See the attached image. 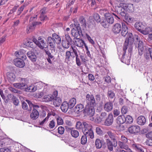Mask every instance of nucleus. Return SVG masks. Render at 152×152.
Masks as SVG:
<instances>
[{
  "label": "nucleus",
  "mask_w": 152,
  "mask_h": 152,
  "mask_svg": "<svg viewBox=\"0 0 152 152\" xmlns=\"http://www.w3.org/2000/svg\"><path fill=\"white\" fill-rule=\"evenodd\" d=\"M116 8L118 10L121 16L125 15L127 12H132L134 10L133 4L124 2L120 3L117 6Z\"/></svg>",
  "instance_id": "nucleus-1"
},
{
  "label": "nucleus",
  "mask_w": 152,
  "mask_h": 152,
  "mask_svg": "<svg viewBox=\"0 0 152 152\" xmlns=\"http://www.w3.org/2000/svg\"><path fill=\"white\" fill-rule=\"evenodd\" d=\"M83 132L84 134L89 136L90 138L93 139L94 134L92 130V126L91 124L88 122H83Z\"/></svg>",
  "instance_id": "nucleus-2"
},
{
  "label": "nucleus",
  "mask_w": 152,
  "mask_h": 152,
  "mask_svg": "<svg viewBox=\"0 0 152 152\" xmlns=\"http://www.w3.org/2000/svg\"><path fill=\"white\" fill-rule=\"evenodd\" d=\"M132 36V34L131 33H129L127 35V39H126L123 46V50L125 53L126 52L128 47H129L128 51L129 52H130L132 50V44L133 39Z\"/></svg>",
  "instance_id": "nucleus-3"
},
{
  "label": "nucleus",
  "mask_w": 152,
  "mask_h": 152,
  "mask_svg": "<svg viewBox=\"0 0 152 152\" xmlns=\"http://www.w3.org/2000/svg\"><path fill=\"white\" fill-rule=\"evenodd\" d=\"M128 139L124 136L123 135L121 136V141H118V145L120 148L124 149L126 150L129 149L128 146L126 144L127 143Z\"/></svg>",
  "instance_id": "nucleus-4"
},
{
  "label": "nucleus",
  "mask_w": 152,
  "mask_h": 152,
  "mask_svg": "<svg viewBox=\"0 0 152 152\" xmlns=\"http://www.w3.org/2000/svg\"><path fill=\"white\" fill-rule=\"evenodd\" d=\"M95 106L86 105L85 110L87 112L88 114L90 117V120L93 121L94 120V117L93 116L94 114V107Z\"/></svg>",
  "instance_id": "nucleus-5"
},
{
  "label": "nucleus",
  "mask_w": 152,
  "mask_h": 152,
  "mask_svg": "<svg viewBox=\"0 0 152 152\" xmlns=\"http://www.w3.org/2000/svg\"><path fill=\"white\" fill-rule=\"evenodd\" d=\"M65 39L62 40V45L64 48L68 49L69 47L72 39L68 33H65Z\"/></svg>",
  "instance_id": "nucleus-6"
},
{
  "label": "nucleus",
  "mask_w": 152,
  "mask_h": 152,
  "mask_svg": "<svg viewBox=\"0 0 152 152\" xmlns=\"http://www.w3.org/2000/svg\"><path fill=\"white\" fill-rule=\"evenodd\" d=\"M86 101L87 103L86 105L95 106L96 103L94 97L93 95H90L89 94H87L86 96Z\"/></svg>",
  "instance_id": "nucleus-7"
},
{
  "label": "nucleus",
  "mask_w": 152,
  "mask_h": 152,
  "mask_svg": "<svg viewBox=\"0 0 152 152\" xmlns=\"http://www.w3.org/2000/svg\"><path fill=\"white\" fill-rule=\"evenodd\" d=\"M77 30L73 28L72 30V34L75 37L77 38H80L81 36L83 37V35L82 34L81 30L80 27H77Z\"/></svg>",
  "instance_id": "nucleus-8"
},
{
  "label": "nucleus",
  "mask_w": 152,
  "mask_h": 152,
  "mask_svg": "<svg viewBox=\"0 0 152 152\" xmlns=\"http://www.w3.org/2000/svg\"><path fill=\"white\" fill-rule=\"evenodd\" d=\"M37 45L41 49L48 47V45L45 42L43 37L41 36L38 37V41Z\"/></svg>",
  "instance_id": "nucleus-9"
},
{
  "label": "nucleus",
  "mask_w": 152,
  "mask_h": 152,
  "mask_svg": "<svg viewBox=\"0 0 152 152\" xmlns=\"http://www.w3.org/2000/svg\"><path fill=\"white\" fill-rule=\"evenodd\" d=\"M21 82L19 83H16L13 84V86L15 88L20 89H24L27 87V85L25 82V79L22 78L21 80Z\"/></svg>",
  "instance_id": "nucleus-10"
},
{
  "label": "nucleus",
  "mask_w": 152,
  "mask_h": 152,
  "mask_svg": "<svg viewBox=\"0 0 152 152\" xmlns=\"http://www.w3.org/2000/svg\"><path fill=\"white\" fill-rule=\"evenodd\" d=\"M144 50V56L145 59L149 60L151 58L152 61V48H147Z\"/></svg>",
  "instance_id": "nucleus-11"
},
{
  "label": "nucleus",
  "mask_w": 152,
  "mask_h": 152,
  "mask_svg": "<svg viewBox=\"0 0 152 152\" xmlns=\"http://www.w3.org/2000/svg\"><path fill=\"white\" fill-rule=\"evenodd\" d=\"M140 131V127L137 125H132L128 129L129 132L131 134H135Z\"/></svg>",
  "instance_id": "nucleus-12"
},
{
  "label": "nucleus",
  "mask_w": 152,
  "mask_h": 152,
  "mask_svg": "<svg viewBox=\"0 0 152 152\" xmlns=\"http://www.w3.org/2000/svg\"><path fill=\"white\" fill-rule=\"evenodd\" d=\"M121 29V25L119 23H117L113 26L112 31L114 34H117L120 33Z\"/></svg>",
  "instance_id": "nucleus-13"
},
{
  "label": "nucleus",
  "mask_w": 152,
  "mask_h": 152,
  "mask_svg": "<svg viewBox=\"0 0 152 152\" xmlns=\"http://www.w3.org/2000/svg\"><path fill=\"white\" fill-rule=\"evenodd\" d=\"M74 43L75 46L80 48L81 49H83V48L84 46L85 47V45H86L83 40L80 39L79 38H77L76 39Z\"/></svg>",
  "instance_id": "nucleus-14"
},
{
  "label": "nucleus",
  "mask_w": 152,
  "mask_h": 152,
  "mask_svg": "<svg viewBox=\"0 0 152 152\" xmlns=\"http://www.w3.org/2000/svg\"><path fill=\"white\" fill-rule=\"evenodd\" d=\"M113 103L112 102H109L104 104V110L107 112L111 111L113 108Z\"/></svg>",
  "instance_id": "nucleus-15"
},
{
  "label": "nucleus",
  "mask_w": 152,
  "mask_h": 152,
  "mask_svg": "<svg viewBox=\"0 0 152 152\" xmlns=\"http://www.w3.org/2000/svg\"><path fill=\"white\" fill-rule=\"evenodd\" d=\"M107 134L109 135V137L111 140H113L114 142L116 143L114 144V147H116L117 146V140L118 139V137L114 133H112L110 131H108Z\"/></svg>",
  "instance_id": "nucleus-16"
},
{
  "label": "nucleus",
  "mask_w": 152,
  "mask_h": 152,
  "mask_svg": "<svg viewBox=\"0 0 152 152\" xmlns=\"http://www.w3.org/2000/svg\"><path fill=\"white\" fill-rule=\"evenodd\" d=\"M113 121V115L111 113L108 115L107 118L104 122V124L107 126H110L112 124Z\"/></svg>",
  "instance_id": "nucleus-17"
},
{
  "label": "nucleus",
  "mask_w": 152,
  "mask_h": 152,
  "mask_svg": "<svg viewBox=\"0 0 152 152\" xmlns=\"http://www.w3.org/2000/svg\"><path fill=\"white\" fill-rule=\"evenodd\" d=\"M40 23H41L40 22L39 23L37 22H34L31 25L28 26L27 27L26 30V33L28 34L32 31L35 29L36 26Z\"/></svg>",
  "instance_id": "nucleus-18"
},
{
  "label": "nucleus",
  "mask_w": 152,
  "mask_h": 152,
  "mask_svg": "<svg viewBox=\"0 0 152 152\" xmlns=\"http://www.w3.org/2000/svg\"><path fill=\"white\" fill-rule=\"evenodd\" d=\"M107 115V113L105 112H102L101 113L99 116L97 117L95 119V121L97 123H100L104 120L106 118Z\"/></svg>",
  "instance_id": "nucleus-19"
},
{
  "label": "nucleus",
  "mask_w": 152,
  "mask_h": 152,
  "mask_svg": "<svg viewBox=\"0 0 152 152\" xmlns=\"http://www.w3.org/2000/svg\"><path fill=\"white\" fill-rule=\"evenodd\" d=\"M14 64L17 67L23 68L25 66V63L23 60L16 58L14 60Z\"/></svg>",
  "instance_id": "nucleus-20"
},
{
  "label": "nucleus",
  "mask_w": 152,
  "mask_h": 152,
  "mask_svg": "<svg viewBox=\"0 0 152 152\" xmlns=\"http://www.w3.org/2000/svg\"><path fill=\"white\" fill-rule=\"evenodd\" d=\"M7 78L10 83L14 82L16 76L15 74L12 72H8L7 73Z\"/></svg>",
  "instance_id": "nucleus-21"
},
{
  "label": "nucleus",
  "mask_w": 152,
  "mask_h": 152,
  "mask_svg": "<svg viewBox=\"0 0 152 152\" xmlns=\"http://www.w3.org/2000/svg\"><path fill=\"white\" fill-rule=\"evenodd\" d=\"M132 148L139 152H144L143 148L140 145H138L133 142L131 144Z\"/></svg>",
  "instance_id": "nucleus-22"
},
{
  "label": "nucleus",
  "mask_w": 152,
  "mask_h": 152,
  "mask_svg": "<svg viewBox=\"0 0 152 152\" xmlns=\"http://www.w3.org/2000/svg\"><path fill=\"white\" fill-rule=\"evenodd\" d=\"M138 42V52L139 55L142 56L143 53L144 49L143 48V44L142 41L139 40Z\"/></svg>",
  "instance_id": "nucleus-23"
},
{
  "label": "nucleus",
  "mask_w": 152,
  "mask_h": 152,
  "mask_svg": "<svg viewBox=\"0 0 152 152\" xmlns=\"http://www.w3.org/2000/svg\"><path fill=\"white\" fill-rule=\"evenodd\" d=\"M52 37L55 43L57 44H59L61 42V39L60 37L56 34H53L52 35Z\"/></svg>",
  "instance_id": "nucleus-24"
},
{
  "label": "nucleus",
  "mask_w": 152,
  "mask_h": 152,
  "mask_svg": "<svg viewBox=\"0 0 152 152\" xmlns=\"http://www.w3.org/2000/svg\"><path fill=\"white\" fill-rule=\"evenodd\" d=\"M27 55L32 62H35L37 60V57L35 54L31 51H29L27 53Z\"/></svg>",
  "instance_id": "nucleus-25"
},
{
  "label": "nucleus",
  "mask_w": 152,
  "mask_h": 152,
  "mask_svg": "<svg viewBox=\"0 0 152 152\" xmlns=\"http://www.w3.org/2000/svg\"><path fill=\"white\" fill-rule=\"evenodd\" d=\"M84 109V106L82 104H77L74 108V111L77 113L83 111Z\"/></svg>",
  "instance_id": "nucleus-26"
},
{
  "label": "nucleus",
  "mask_w": 152,
  "mask_h": 152,
  "mask_svg": "<svg viewBox=\"0 0 152 152\" xmlns=\"http://www.w3.org/2000/svg\"><path fill=\"white\" fill-rule=\"evenodd\" d=\"M24 45L26 46L32 48H34L35 47V44L34 43L31 39L29 38H27L24 42Z\"/></svg>",
  "instance_id": "nucleus-27"
},
{
  "label": "nucleus",
  "mask_w": 152,
  "mask_h": 152,
  "mask_svg": "<svg viewBox=\"0 0 152 152\" xmlns=\"http://www.w3.org/2000/svg\"><path fill=\"white\" fill-rule=\"evenodd\" d=\"M39 114L38 111L35 109H34L30 114L31 118L32 120H36L39 117Z\"/></svg>",
  "instance_id": "nucleus-28"
},
{
  "label": "nucleus",
  "mask_w": 152,
  "mask_h": 152,
  "mask_svg": "<svg viewBox=\"0 0 152 152\" xmlns=\"http://www.w3.org/2000/svg\"><path fill=\"white\" fill-rule=\"evenodd\" d=\"M131 57L130 56H127L124 53L122 56L121 61L127 65L130 64Z\"/></svg>",
  "instance_id": "nucleus-29"
},
{
  "label": "nucleus",
  "mask_w": 152,
  "mask_h": 152,
  "mask_svg": "<svg viewBox=\"0 0 152 152\" xmlns=\"http://www.w3.org/2000/svg\"><path fill=\"white\" fill-rule=\"evenodd\" d=\"M135 28L141 32L142 29L145 28V26L142 22H136L134 25Z\"/></svg>",
  "instance_id": "nucleus-30"
},
{
  "label": "nucleus",
  "mask_w": 152,
  "mask_h": 152,
  "mask_svg": "<svg viewBox=\"0 0 152 152\" xmlns=\"http://www.w3.org/2000/svg\"><path fill=\"white\" fill-rule=\"evenodd\" d=\"M54 99V97L53 95L49 94L44 96L42 99V101L48 102L51 101Z\"/></svg>",
  "instance_id": "nucleus-31"
},
{
  "label": "nucleus",
  "mask_w": 152,
  "mask_h": 152,
  "mask_svg": "<svg viewBox=\"0 0 152 152\" xmlns=\"http://www.w3.org/2000/svg\"><path fill=\"white\" fill-rule=\"evenodd\" d=\"M124 17V21L127 24L132 23L134 21V18L126 14L125 15L122 16Z\"/></svg>",
  "instance_id": "nucleus-32"
},
{
  "label": "nucleus",
  "mask_w": 152,
  "mask_h": 152,
  "mask_svg": "<svg viewBox=\"0 0 152 152\" xmlns=\"http://www.w3.org/2000/svg\"><path fill=\"white\" fill-rule=\"evenodd\" d=\"M61 108L62 112H66L69 108V106L66 101L64 102L62 104Z\"/></svg>",
  "instance_id": "nucleus-33"
},
{
  "label": "nucleus",
  "mask_w": 152,
  "mask_h": 152,
  "mask_svg": "<svg viewBox=\"0 0 152 152\" xmlns=\"http://www.w3.org/2000/svg\"><path fill=\"white\" fill-rule=\"evenodd\" d=\"M47 42L48 45L51 48H54L55 47L56 43L53 38L51 37H49L47 39Z\"/></svg>",
  "instance_id": "nucleus-34"
},
{
  "label": "nucleus",
  "mask_w": 152,
  "mask_h": 152,
  "mask_svg": "<svg viewBox=\"0 0 152 152\" xmlns=\"http://www.w3.org/2000/svg\"><path fill=\"white\" fill-rule=\"evenodd\" d=\"M137 122L139 125H143L146 122L145 118L143 116H140L137 119Z\"/></svg>",
  "instance_id": "nucleus-35"
},
{
  "label": "nucleus",
  "mask_w": 152,
  "mask_h": 152,
  "mask_svg": "<svg viewBox=\"0 0 152 152\" xmlns=\"http://www.w3.org/2000/svg\"><path fill=\"white\" fill-rule=\"evenodd\" d=\"M116 122L118 124H121L125 122V117L123 115L119 116L116 119Z\"/></svg>",
  "instance_id": "nucleus-36"
},
{
  "label": "nucleus",
  "mask_w": 152,
  "mask_h": 152,
  "mask_svg": "<svg viewBox=\"0 0 152 152\" xmlns=\"http://www.w3.org/2000/svg\"><path fill=\"white\" fill-rule=\"evenodd\" d=\"M48 84H45L42 82L40 81L35 83L34 87L36 89V91L37 90H39L41 89L43 86H47Z\"/></svg>",
  "instance_id": "nucleus-37"
},
{
  "label": "nucleus",
  "mask_w": 152,
  "mask_h": 152,
  "mask_svg": "<svg viewBox=\"0 0 152 152\" xmlns=\"http://www.w3.org/2000/svg\"><path fill=\"white\" fill-rule=\"evenodd\" d=\"M62 103V99L59 97H56L55 99L53 102V104L55 107H58Z\"/></svg>",
  "instance_id": "nucleus-38"
},
{
  "label": "nucleus",
  "mask_w": 152,
  "mask_h": 152,
  "mask_svg": "<svg viewBox=\"0 0 152 152\" xmlns=\"http://www.w3.org/2000/svg\"><path fill=\"white\" fill-rule=\"evenodd\" d=\"M45 52L48 56V57L47 58L48 61L50 63L52 64V61L54 59V56L51 54L49 51L45 50Z\"/></svg>",
  "instance_id": "nucleus-39"
},
{
  "label": "nucleus",
  "mask_w": 152,
  "mask_h": 152,
  "mask_svg": "<svg viewBox=\"0 0 152 152\" xmlns=\"http://www.w3.org/2000/svg\"><path fill=\"white\" fill-rule=\"evenodd\" d=\"M122 35L125 37L128 32V28L124 23H122Z\"/></svg>",
  "instance_id": "nucleus-40"
},
{
  "label": "nucleus",
  "mask_w": 152,
  "mask_h": 152,
  "mask_svg": "<svg viewBox=\"0 0 152 152\" xmlns=\"http://www.w3.org/2000/svg\"><path fill=\"white\" fill-rule=\"evenodd\" d=\"M76 103V100L75 98H72L70 99L68 104L69 109H71L75 105Z\"/></svg>",
  "instance_id": "nucleus-41"
},
{
  "label": "nucleus",
  "mask_w": 152,
  "mask_h": 152,
  "mask_svg": "<svg viewBox=\"0 0 152 152\" xmlns=\"http://www.w3.org/2000/svg\"><path fill=\"white\" fill-rule=\"evenodd\" d=\"M107 23L109 24H112L114 22L113 17L110 14L105 17Z\"/></svg>",
  "instance_id": "nucleus-42"
},
{
  "label": "nucleus",
  "mask_w": 152,
  "mask_h": 152,
  "mask_svg": "<svg viewBox=\"0 0 152 152\" xmlns=\"http://www.w3.org/2000/svg\"><path fill=\"white\" fill-rule=\"evenodd\" d=\"M79 20L81 24V26L84 28H85L86 27V20L83 16H81L79 18Z\"/></svg>",
  "instance_id": "nucleus-43"
},
{
  "label": "nucleus",
  "mask_w": 152,
  "mask_h": 152,
  "mask_svg": "<svg viewBox=\"0 0 152 152\" xmlns=\"http://www.w3.org/2000/svg\"><path fill=\"white\" fill-rule=\"evenodd\" d=\"M15 56L16 57L18 58V59H20V60H21V58H22L23 59L25 60L26 58V56L21 52H16Z\"/></svg>",
  "instance_id": "nucleus-44"
},
{
  "label": "nucleus",
  "mask_w": 152,
  "mask_h": 152,
  "mask_svg": "<svg viewBox=\"0 0 152 152\" xmlns=\"http://www.w3.org/2000/svg\"><path fill=\"white\" fill-rule=\"evenodd\" d=\"M99 12L101 15L104 16L105 17L108 15H109L110 14L106 9H100L99 11Z\"/></svg>",
  "instance_id": "nucleus-45"
},
{
  "label": "nucleus",
  "mask_w": 152,
  "mask_h": 152,
  "mask_svg": "<svg viewBox=\"0 0 152 152\" xmlns=\"http://www.w3.org/2000/svg\"><path fill=\"white\" fill-rule=\"evenodd\" d=\"M152 31V28L150 27L145 28L141 32V33L144 35L148 34L149 32H151Z\"/></svg>",
  "instance_id": "nucleus-46"
},
{
  "label": "nucleus",
  "mask_w": 152,
  "mask_h": 152,
  "mask_svg": "<svg viewBox=\"0 0 152 152\" xmlns=\"http://www.w3.org/2000/svg\"><path fill=\"white\" fill-rule=\"evenodd\" d=\"M70 133L72 136L75 138L77 137L79 135V132L75 130H71Z\"/></svg>",
  "instance_id": "nucleus-47"
},
{
  "label": "nucleus",
  "mask_w": 152,
  "mask_h": 152,
  "mask_svg": "<svg viewBox=\"0 0 152 152\" xmlns=\"http://www.w3.org/2000/svg\"><path fill=\"white\" fill-rule=\"evenodd\" d=\"M106 143L108 149L110 151H113V146H114V145H113L112 141L110 140L106 142Z\"/></svg>",
  "instance_id": "nucleus-48"
},
{
  "label": "nucleus",
  "mask_w": 152,
  "mask_h": 152,
  "mask_svg": "<svg viewBox=\"0 0 152 152\" xmlns=\"http://www.w3.org/2000/svg\"><path fill=\"white\" fill-rule=\"evenodd\" d=\"M133 120L132 118L130 115H127L125 117V122L127 124H130L133 122Z\"/></svg>",
  "instance_id": "nucleus-49"
},
{
  "label": "nucleus",
  "mask_w": 152,
  "mask_h": 152,
  "mask_svg": "<svg viewBox=\"0 0 152 152\" xmlns=\"http://www.w3.org/2000/svg\"><path fill=\"white\" fill-rule=\"evenodd\" d=\"M95 146L97 148H100L102 146V142L99 139H97L95 142Z\"/></svg>",
  "instance_id": "nucleus-50"
},
{
  "label": "nucleus",
  "mask_w": 152,
  "mask_h": 152,
  "mask_svg": "<svg viewBox=\"0 0 152 152\" xmlns=\"http://www.w3.org/2000/svg\"><path fill=\"white\" fill-rule=\"evenodd\" d=\"M34 86L31 85L27 88H26L25 89V91L26 92H34L36 91V89H35V88L34 87Z\"/></svg>",
  "instance_id": "nucleus-51"
},
{
  "label": "nucleus",
  "mask_w": 152,
  "mask_h": 152,
  "mask_svg": "<svg viewBox=\"0 0 152 152\" xmlns=\"http://www.w3.org/2000/svg\"><path fill=\"white\" fill-rule=\"evenodd\" d=\"M87 136L88 137L87 135L84 134V135L82 136L81 139V143L83 145L85 144L87 142Z\"/></svg>",
  "instance_id": "nucleus-52"
},
{
  "label": "nucleus",
  "mask_w": 152,
  "mask_h": 152,
  "mask_svg": "<svg viewBox=\"0 0 152 152\" xmlns=\"http://www.w3.org/2000/svg\"><path fill=\"white\" fill-rule=\"evenodd\" d=\"M71 56V51H67L66 53L65 61L68 62L70 61V58Z\"/></svg>",
  "instance_id": "nucleus-53"
},
{
  "label": "nucleus",
  "mask_w": 152,
  "mask_h": 152,
  "mask_svg": "<svg viewBox=\"0 0 152 152\" xmlns=\"http://www.w3.org/2000/svg\"><path fill=\"white\" fill-rule=\"evenodd\" d=\"M51 115V114L50 113H48L47 116L42 121L39 122V124L40 125H42L45 123H46L48 120L49 118Z\"/></svg>",
  "instance_id": "nucleus-54"
},
{
  "label": "nucleus",
  "mask_w": 152,
  "mask_h": 152,
  "mask_svg": "<svg viewBox=\"0 0 152 152\" xmlns=\"http://www.w3.org/2000/svg\"><path fill=\"white\" fill-rule=\"evenodd\" d=\"M83 122L82 124L81 122L78 121L77 123L76 127L77 129H82L83 130Z\"/></svg>",
  "instance_id": "nucleus-55"
},
{
  "label": "nucleus",
  "mask_w": 152,
  "mask_h": 152,
  "mask_svg": "<svg viewBox=\"0 0 152 152\" xmlns=\"http://www.w3.org/2000/svg\"><path fill=\"white\" fill-rule=\"evenodd\" d=\"M93 17L95 20L97 22H101V20L100 16L98 14H94V15Z\"/></svg>",
  "instance_id": "nucleus-56"
},
{
  "label": "nucleus",
  "mask_w": 152,
  "mask_h": 152,
  "mask_svg": "<svg viewBox=\"0 0 152 152\" xmlns=\"http://www.w3.org/2000/svg\"><path fill=\"white\" fill-rule=\"evenodd\" d=\"M115 94L113 91H108L107 96L110 99H113L115 97Z\"/></svg>",
  "instance_id": "nucleus-57"
},
{
  "label": "nucleus",
  "mask_w": 152,
  "mask_h": 152,
  "mask_svg": "<svg viewBox=\"0 0 152 152\" xmlns=\"http://www.w3.org/2000/svg\"><path fill=\"white\" fill-rule=\"evenodd\" d=\"M56 120L57 124L58 125H61L64 123L63 121L60 117L58 116L56 118Z\"/></svg>",
  "instance_id": "nucleus-58"
},
{
  "label": "nucleus",
  "mask_w": 152,
  "mask_h": 152,
  "mask_svg": "<svg viewBox=\"0 0 152 152\" xmlns=\"http://www.w3.org/2000/svg\"><path fill=\"white\" fill-rule=\"evenodd\" d=\"M0 152H10V148L7 147L2 148H0Z\"/></svg>",
  "instance_id": "nucleus-59"
},
{
  "label": "nucleus",
  "mask_w": 152,
  "mask_h": 152,
  "mask_svg": "<svg viewBox=\"0 0 152 152\" xmlns=\"http://www.w3.org/2000/svg\"><path fill=\"white\" fill-rule=\"evenodd\" d=\"M76 62L78 66H80L82 64L81 61L78 56H76Z\"/></svg>",
  "instance_id": "nucleus-60"
},
{
  "label": "nucleus",
  "mask_w": 152,
  "mask_h": 152,
  "mask_svg": "<svg viewBox=\"0 0 152 152\" xmlns=\"http://www.w3.org/2000/svg\"><path fill=\"white\" fill-rule=\"evenodd\" d=\"M128 111V108L126 106H123L121 109V113L123 114H125Z\"/></svg>",
  "instance_id": "nucleus-61"
},
{
  "label": "nucleus",
  "mask_w": 152,
  "mask_h": 152,
  "mask_svg": "<svg viewBox=\"0 0 152 152\" xmlns=\"http://www.w3.org/2000/svg\"><path fill=\"white\" fill-rule=\"evenodd\" d=\"M113 112L114 117L118 116L120 114V111L119 109H115L114 110Z\"/></svg>",
  "instance_id": "nucleus-62"
},
{
  "label": "nucleus",
  "mask_w": 152,
  "mask_h": 152,
  "mask_svg": "<svg viewBox=\"0 0 152 152\" xmlns=\"http://www.w3.org/2000/svg\"><path fill=\"white\" fill-rule=\"evenodd\" d=\"M96 131L97 134L99 135H102L103 134V132L100 128L97 127L96 129Z\"/></svg>",
  "instance_id": "nucleus-63"
},
{
  "label": "nucleus",
  "mask_w": 152,
  "mask_h": 152,
  "mask_svg": "<svg viewBox=\"0 0 152 152\" xmlns=\"http://www.w3.org/2000/svg\"><path fill=\"white\" fill-rule=\"evenodd\" d=\"M145 143L147 145L152 146V138H149V139L146 140L145 141Z\"/></svg>",
  "instance_id": "nucleus-64"
}]
</instances>
